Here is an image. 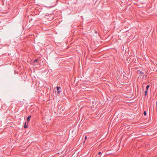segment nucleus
I'll return each instance as SVG.
<instances>
[{
    "mask_svg": "<svg viewBox=\"0 0 157 157\" xmlns=\"http://www.w3.org/2000/svg\"><path fill=\"white\" fill-rule=\"evenodd\" d=\"M31 117V116L30 115L27 118V120L28 121H29L30 120V118Z\"/></svg>",
    "mask_w": 157,
    "mask_h": 157,
    "instance_id": "f257e3e1",
    "label": "nucleus"
},
{
    "mask_svg": "<svg viewBox=\"0 0 157 157\" xmlns=\"http://www.w3.org/2000/svg\"><path fill=\"white\" fill-rule=\"evenodd\" d=\"M60 89V88L59 87H58L57 88V90L58 91V92H60V90H59Z\"/></svg>",
    "mask_w": 157,
    "mask_h": 157,
    "instance_id": "f03ea898",
    "label": "nucleus"
},
{
    "mask_svg": "<svg viewBox=\"0 0 157 157\" xmlns=\"http://www.w3.org/2000/svg\"><path fill=\"white\" fill-rule=\"evenodd\" d=\"M150 87V86L149 85H147V86H146V89H147V90H148V88H149Z\"/></svg>",
    "mask_w": 157,
    "mask_h": 157,
    "instance_id": "7ed1b4c3",
    "label": "nucleus"
},
{
    "mask_svg": "<svg viewBox=\"0 0 157 157\" xmlns=\"http://www.w3.org/2000/svg\"><path fill=\"white\" fill-rule=\"evenodd\" d=\"M147 90L145 91V96H146L147 95Z\"/></svg>",
    "mask_w": 157,
    "mask_h": 157,
    "instance_id": "20e7f679",
    "label": "nucleus"
},
{
    "mask_svg": "<svg viewBox=\"0 0 157 157\" xmlns=\"http://www.w3.org/2000/svg\"><path fill=\"white\" fill-rule=\"evenodd\" d=\"M26 122H25V125H24V128H27V126H26Z\"/></svg>",
    "mask_w": 157,
    "mask_h": 157,
    "instance_id": "39448f33",
    "label": "nucleus"
},
{
    "mask_svg": "<svg viewBox=\"0 0 157 157\" xmlns=\"http://www.w3.org/2000/svg\"><path fill=\"white\" fill-rule=\"evenodd\" d=\"M146 114H147V113H146V111H144V115H146Z\"/></svg>",
    "mask_w": 157,
    "mask_h": 157,
    "instance_id": "423d86ee",
    "label": "nucleus"
},
{
    "mask_svg": "<svg viewBox=\"0 0 157 157\" xmlns=\"http://www.w3.org/2000/svg\"><path fill=\"white\" fill-rule=\"evenodd\" d=\"M87 138V137L86 136L85 137V140H86Z\"/></svg>",
    "mask_w": 157,
    "mask_h": 157,
    "instance_id": "0eeeda50",
    "label": "nucleus"
},
{
    "mask_svg": "<svg viewBox=\"0 0 157 157\" xmlns=\"http://www.w3.org/2000/svg\"><path fill=\"white\" fill-rule=\"evenodd\" d=\"M101 153V152H99L98 153V155H100Z\"/></svg>",
    "mask_w": 157,
    "mask_h": 157,
    "instance_id": "6e6552de",
    "label": "nucleus"
},
{
    "mask_svg": "<svg viewBox=\"0 0 157 157\" xmlns=\"http://www.w3.org/2000/svg\"><path fill=\"white\" fill-rule=\"evenodd\" d=\"M37 60V59H35V60L34 62L36 61Z\"/></svg>",
    "mask_w": 157,
    "mask_h": 157,
    "instance_id": "1a4fd4ad",
    "label": "nucleus"
},
{
    "mask_svg": "<svg viewBox=\"0 0 157 157\" xmlns=\"http://www.w3.org/2000/svg\"><path fill=\"white\" fill-rule=\"evenodd\" d=\"M97 31H95V33H97Z\"/></svg>",
    "mask_w": 157,
    "mask_h": 157,
    "instance_id": "9d476101",
    "label": "nucleus"
},
{
    "mask_svg": "<svg viewBox=\"0 0 157 157\" xmlns=\"http://www.w3.org/2000/svg\"><path fill=\"white\" fill-rule=\"evenodd\" d=\"M142 73V72H140V73Z\"/></svg>",
    "mask_w": 157,
    "mask_h": 157,
    "instance_id": "9b49d317",
    "label": "nucleus"
}]
</instances>
